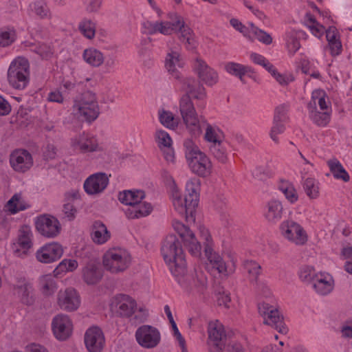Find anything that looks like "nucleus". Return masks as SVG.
<instances>
[{
	"label": "nucleus",
	"instance_id": "6",
	"mask_svg": "<svg viewBox=\"0 0 352 352\" xmlns=\"http://www.w3.org/2000/svg\"><path fill=\"white\" fill-rule=\"evenodd\" d=\"M201 182L195 177L190 178L186 183L184 191V218L188 223L195 221V215L199 204Z\"/></svg>",
	"mask_w": 352,
	"mask_h": 352
},
{
	"label": "nucleus",
	"instance_id": "2",
	"mask_svg": "<svg viewBox=\"0 0 352 352\" xmlns=\"http://www.w3.org/2000/svg\"><path fill=\"white\" fill-rule=\"evenodd\" d=\"M72 114L78 120L93 122L100 113L97 95L92 91H87L74 100Z\"/></svg>",
	"mask_w": 352,
	"mask_h": 352
},
{
	"label": "nucleus",
	"instance_id": "4",
	"mask_svg": "<svg viewBox=\"0 0 352 352\" xmlns=\"http://www.w3.org/2000/svg\"><path fill=\"white\" fill-rule=\"evenodd\" d=\"M102 263L107 272L117 274L125 272L131 266L132 256L124 248H111L102 255Z\"/></svg>",
	"mask_w": 352,
	"mask_h": 352
},
{
	"label": "nucleus",
	"instance_id": "7",
	"mask_svg": "<svg viewBox=\"0 0 352 352\" xmlns=\"http://www.w3.org/2000/svg\"><path fill=\"white\" fill-rule=\"evenodd\" d=\"M258 311L265 324L275 328L283 334H286L288 332V328L279 314L276 307V300L273 295L258 304Z\"/></svg>",
	"mask_w": 352,
	"mask_h": 352
},
{
	"label": "nucleus",
	"instance_id": "11",
	"mask_svg": "<svg viewBox=\"0 0 352 352\" xmlns=\"http://www.w3.org/2000/svg\"><path fill=\"white\" fill-rule=\"evenodd\" d=\"M33 233L29 226H21L16 237L11 243V250L13 254L19 258L27 257L33 247Z\"/></svg>",
	"mask_w": 352,
	"mask_h": 352
},
{
	"label": "nucleus",
	"instance_id": "18",
	"mask_svg": "<svg viewBox=\"0 0 352 352\" xmlns=\"http://www.w3.org/2000/svg\"><path fill=\"white\" fill-rule=\"evenodd\" d=\"M110 309L121 317L130 318L135 313L138 307L135 300L132 297L125 294H118L111 299Z\"/></svg>",
	"mask_w": 352,
	"mask_h": 352
},
{
	"label": "nucleus",
	"instance_id": "47",
	"mask_svg": "<svg viewBox=\"0 0 352 352\" xmlns=\"http://www.w3.org/2000/svg\"><path fill=\"white\" fill-rule=\"evenodd\" d=\"M205 140L208 142L220 146L224 140L223 132L217 126L208 124L206 128Z\"/></svg>",
	"mask_w": 352,
	"mask_h": 352
},
{
	"label": "nucleus",
	"instance_id": "63",
	"mask_svg": "<svg viewBox=\"0 0 352 352\" xmlns=\"http://www.w3.org/2000/svg\"><path fill=\"white\" fill-rule=\"evenodd\" d=\"M102 0H84L83 5L85 10L89 13L98 12L102 6Z\"/></svg>",
	"mask_w": 352,
	"mask_h": 352
},
{
	"label": "nucleus",
	"instance_id": "19",
	"mask_svg": "<svg viewBox=\"0 0 352 352\" xmlns=\"http://www.w3.org/2000/svg\"><path fill=\"white\" fill-rule=\"evenodd\" d=\"M192 69L199 80L206 86L212 87L219 81V75L217 71L201 58H196L193 60Z\"/></svg>",
	"mask_w": 352,
	"mask_h": 352
},
{
	"label": "nucleus",
	"instance_id": "17",
	"mask_svg": "<svg viewBox=\"0 0 352 352\" xmlns=\"http://www.w3.org/2000/svg\"><path fill=\"white\" fill-rule=\"evenodd\" d=\"M52 331L55 338L59 341L69 339L74 331V323L67 314H58L52 320Z\"/></svg>",
	"mask_w": 352,
	"mask_h": 352
},
{
	"label": "nucleus",
	"instance_id": "57",
	"mask_svg": "<svg viewBox=\"0 0 352 352\" xmlns=\"http://www.w3.org/2000/svg\"><path fill=\"white\" fill-rule=\"evenodd\" d=\"M267 72L280 85H287L289 83L294 80V77L292 74L280 73L274 65L269 68Z\"/></svg>",
	"mask_w": 352,
	"mask_h": 352
},
{
	"label": "nucleus",
	"instance_id": "31",
	"mask_svg": "<svg viewBox=\"0 0 352 352\" xmlns=\"http://www.w3.org/2000/svg\"><path fill=\"white\" fill-rule=\"evenodd\" d=\"M82 58L89 66L94 68H98L104 65L105 56L101 50L91 46L83 50Z\"/></svg>",
	"mask_w": 352,
	"mask_h": 352
},
{
	"label": "nucleus",
	"instance_id": "46",
	"mask_svg": "<svg viewBox=\"0 0 352 352\" xmlns=\"http://www.w3.org/2000/svg\"><path fill=\"white\" fill-rule=\"evenodd\" d=\"M157 116L160 123L166 129H175L176 122L175 115L164 107H160L157 111Z\"/></svg>",
	"mask_w": 352,
	"mask_h": 352
},
{
	"label": "nucleus",
	"instance_id": "52",
	"mask_svg": "<svg viewBox=\"0 0 352 352\" xmlns=\"http://www.w3.org/2000/svg\"><path fill=\"white\" fill-rule=\"evenodd\" d=\"M303 189L307 196L311 199H316L320 196V188L318 182L312 177H307L305 179Z\"/></svg>",
	"mask_w": 352,
	"mask_h": 352
},
{
	"label": "nucleus",
	"instance_id": "53",
	"mask_svg": "<svg viewBox=\"0 0 352 352\" xmlns=\"http://www.w3.org/2000/svg\"><path fill=\"white\" fill-rule=\"evenodd\" d=\"M79 32L83 36L89 40H92L96 35V23L88 19H83L78 25Z\"/></svg>",
	"mask_w": 352,
	"mask_h": 352
},
{
	"label": "nucleus",
	"instance_id": "43",
	"mask_svg": "<svg viewBox=\"0 0 352 352\" xmlns=\"http://www.w3.org/2000/svg\"><path fill=\"white\" fill-rule=\"evenodd\" d=\"M78 267L77 260L74 258H64L53 270V274L56 277L62 276L67 273L74 272Z\"/></svg>",
	"mask_w": 352,
	"mask_h": 352
},
{
	"label": "nucleus",
	"instance_id": "45",
	"mask_svg": "<svg viewBox=\"0 0 352 352\" xmlns=\"http://www.w3.org/2000/svg\"><path fill=\"white\" fill-rule=\"evenodd\" d=\"M278 189L290 204H294L298 201V193L292 182L286 180L281 181L279 184Z\"/></svg>",
	"mask_w": 352,
	"mask_h": 352
},
{
	"label": "nucleus",
	"instance_id": "62",
	"mask_svg": "<svg viewBox=\"0 0 352 352\" xmlns=\"http://www.w3.org/2000/svg\"><path fill=\"white\" fill-rule=\"evenodd\" d=\"M250 58L254 63L262 66L267 71L273 65L263 55L257 53H251L250 54Z\"/></svg>",
	"mask_w": 352,
	"mask_h": 352
},
{
	"label": "nucleus",
	"instance_id": "32",
	"mask_svg": "<svg viewBox=\"0 0 352 352\" xmlns=\"http://www.w3.org/2000/svg\"><path fill=\"white\" fill-rule=\"evenodd\" d=\"M151 204L142 199L138 204L124 209V214L129 219H140L148 216L153 211Z\"/></svg>",
	"mask_w": 352,
	"mask_h": 352
},
{
	"label": "nucleus",
	"instance_id": "50",
	"mask_svg": "<svg viewBox=\"0 0 352 352\" xmlns=\"http://www.w3.org/2000/svg\"><path fill=\"white\" fill-rule=\"evenodd\" d=\"M16 293L25 303L29 302L28 297L33 292L32 283L25 278L18 280L15 287Z\"/></svg>",
	"mask_w": 352,
	"mask_h": 352
},
{
	"label": "nucleus",
	"instance_id": "28",
	"mask_svg": "<svg viewBox=\"0 0 352 352\" xmlns=\"http://www.w3.org/2000/svg\"><path fill=\"white\" fill-rule=\"evenodd\" d=\"M82 278L88 285L98 284L103 277V271L95 261L87 263L81 270Z\"/></svg>",
	"mask_w": 352,
	"mask_h": 352
},
{
	"label": "nucleus",
	"instance_id": "54",
	"mask_svg": "<svg viewBox=\"0 0 352 352\" xmlns=\"http://www.w3.org/2000/svg\"><path fill=\"white\" fill-rule=\"evenodd\" d=\"M31 12L41 19L50 18V10L45 1L37 0L30 5Z\"/></svg>",
	"mask_w": 352,
	"mask_h": 352
},
{
	"label": "nucleus",
	"instance_id": "27",
	"mask_svg": "<svg viewBox=\"0 0 352 352\" xmlns=\"http://www.w3.org/2000/svg\"><path fill=\"white\" fill-rule=\"evenodd\" d=\"M55 278L54 274L50 273L41 274L37 278L36 288L43 297H52L57 292L58 285Z\"/></svg>",
	"mask_w": 352,
	"mask_h": 352
},
{
	"label": "nucleus",
	"instance_id": "56",
	"mask_svg": "<svg viewBox=\"0 0 352 352\" xmlns=\"http://www.w3.org/2000/svg\"><path fill=\"white\" fill-rule=\"evenodd\" d=\"M164 67L168 75L173 77L176 75V51L170 48L167 52L164 60Z\"/></svg>",
	"mask_w": 352,
	"mask_h": 352
},
{
	"label": "nucleus",
	"instance_id": "33",
	"mask_svg": "<svg viewBox=\"0 0 352 352\" xmlns=\"http://www.w3.org/2000/svg\"><path fill=\"white\" fill-rule=\"evenodd\" d=\"M30 208L29 201L21 192L14 194L5 205V210L12 214H15Z\"/></svg>",
	"mask_w": 352,
	"mask_h": 352
},
{
	"label": "nucleus",
	"instance_id": "41",
	"mask_svg": "<svg viewBox=\"0 0 352 352\" xmlns=\"http://www.w3.org/2000/svg\"><path fill=\"white\" fill-rule=\"evenodd\" d=\"M305 34L304 32H296L295 30H290L285 34V41L287 50L291 55H294L300 48V43L298 40L300 34Z\"/></svg>",
	"mask_w": 352,
	"mask_h": 352
},
{
	"label": "nucleus",
	"instance_id": "26",
	"mask_svg": "<svg viewBox=\"0 0 352 352\" xmlns=\"http://www.w3.org/2000/svg\"><path fill=\"white\" fill-rule=\"evenodd\" d=\"M109 184V178L105 173H98L90 175L84 182L85 191L90 195L102 192Z\"/></svg>",
	"mask_w": 352,
	"mask_h": 352
},
{
	"label": "nucleus",
	"instance_id": "40",
	"mask_svg": "<svg viewBox=\"0 0 352 352\" xmlns=\"http://www.w3.org/2000/svg\"><path fill=\"white\" fill-rule=\"evenodd\" d=\"M305 24L311 34L318 39H322L324 34H326L327 29L316 21L314 16L309 13L305 15Z\"/></svg>",
	"mask_w": 352,
	"mask_h": 352
},
{
	"label": "nucleus",
	"instance_id": "25",
	"mask_svg": "<svg viewBox=\"0 0 352 352\" xmlns=\"http://www.w3.org/2000/svg\"><path fill=\"white\" fill-rule=\"evenodd\" d=\"M162 254L173 275L176 272V236L168 235L162 245Z\"/></svg>",
	"mask_w": 352,
	"mask_h": 352
},
{
	"label": "nucleus",
	"instance_id": "34",
	"mask_svg": "<svg viewBox=\"0 0 352 352\" xmlns=\"http://www.w3.org/2000/svg\"><path fill=\"white\" fill-rule=\"evenodd\" d=\"M326 38L331 56H336L342 52V45L340 39V34L337 28L330 26L326 31Z\"/></svg>",
	"mask_w": 352,
	"mask_h": 352
},
{
	"label": "nucleus",
	"instance_id": "48",
	"mask_svg": "<svg viewBox=\"0 0 352 352\" xmlns=\"http://www.w3.org/2000/svg\"><path fill=\"white\" fill-rule=\"evenodd\" d=\"M16 38V31L13 27L6 26L0 28V47H8L13 44Z\"/></svg>",
	"mask_w": 352,
	"mask_h": 352
},
{
	"label": "nucleus",
	"instance_id": "51",
	"mask_svg": "<svg viewBox=\"0 0 352 352\" xmlns=\"http://www.w3.org/2000/svg\"><path fill=\"white\" fill-rule=\"evenodd\" d=\"M286 118L284 116L276 114L274 118L273 126L270 132L271 139L275 142L278 143V135L282 134L285 130L284 122Z\"/></svg>",
	"mask_w": 352,
	"mask_h": 352
},
{
	"label": "nucleus",
	"instance_id": "29",
	"mask_svg": "<svg viewBox=\"0 0 352 352\" xmlns=\"http://www.w3.org/2000/svg\"><path fill=\"white\" fill-rule=\"evenodd\" d=\"M283 214L284 209L280 200L272 199L266 203L263 210V216L267 222L276 223L283 218Z\"/></svg>",
	"mask_w": 352,
	"mask_h": 352
},
{
	"label": "nucleus",
	"instance_id": "21",
	"mask_svg": "<svg viewBox=\"0 0 352 352\" xmlns=\"http://www.w3.org/2000/svg\"><path fill=\"white\" fill-rule=\"evenodd\" d=\"M105 343V336L100 327L93 325L85 331L84 344L88 352H102Z\"/></svg>",
	"mask_w": 352,
	"mask_h": 352
},
{
	"label": "nucleus",
	"instance_id": "22",
	"mask_svg": "<svg viewBox=\"0 0 352 352\" xmlns=\"http://www.w3.org/2000/svg\"><path fill=\"white\" fill-rule=\"evenodd\" d=\"M135 338L138 343L142 347L151 349L159 344L161 336L156 328L148 325H143L137 329Z\"/></svg>",
	"mask_w": 352,
	"mask_h": 352
},
{
	"label": "nucleus",
	"instance_id": "9",
	"mask_svg": "<svg viewBox=\"0 0 352 352\" xmlns=\"http://www.w3.org/2000/svg\"><path fill=\"white\" fill-rule=\"evenodd\" d=\"M278 232L284 240L297 246L305 245L309 240L304 227L292 219H285L279 224Z\"/></svg>",
	"mask_w": 352,
	"mask_h": 352
},
{
	"label": "nucleus",
	"instance_id": "10",
	"mask_svg": "<svg viewBox=\"0 0 352 352\" xmlns=\"http://www.w3.org/2000/svg\"><path fill=\"white\" fill-rule=\"evenodd\" d=\"M71 148L76 153H98L105 151L104 144L96 136L88 133L79 134L70 140Z\"/></svg>",
	"mask_w": 352,
	"mask_h": 352
},
{
	"label": "nucleus",
	"instance_id": "60",
	"mask_svg": "<svg viewBox=\"0 0 352 352\" xmlns=\"http://www.w3.org/2000/svg\"><path fill=\"white\" fill-rule=\"evenodd\" d=\"M157 33L165 36L172 34L175 29V23L168 21H157Z\"/></svg>",
	"mask_w": 352,
	"mask_h": 352
},
{
	"label": "nucleus",
	"instance_id": "20",
	"mask_svg": "<svg viewBox=\"0 0 352 352\" xmlns=\"http://www.w3.org/2000/svg\"><path fill=\"white\" fill-rule=\"evenodd\" d=\"M153 138L165 160L169 163H174V141L170 134L162 129H158L155 130Z\"/></svg>",
	"mask_w": 352,
	"mask_h": 352
},
{
	"label": "nucleus",
	"instance_id": "44",
	"mask_svg": "<svg viewBox=\"0 0 352 352\" xmlns=\"http://www.w3.org/2000/svg\"><path fill=\"white\" fill-rule=\"evenodd\" d=\"M78 197V193L76 190L67 192L65 194V203L63 207V212L64 213L65 217L69 221L73 220L75 218L77 212L74 205L70 203V201L77 199Z\"/></svg>",
	"mask_w": 352,
	"mask_h": 352
},
{
	"label": "nucleus",
	"instance_id": "1",
	"mask_svg": "<svg viewBox=\"0 0 352 352\" xmlns=\"http://www.w3.org/2000/svg\"><path fill=\"white\" fill-rule=\"evenodd\" d=\"M182 94L180 100V113L188 130L197 135L201 133V124L192 99L203 102L206 100L207 93L205 87L194 78L186 79L181 87Z\"/></svg>",
	"mask_w": 352,
	"mask_h": 352
},
{
	"label": "nucleus",
	"instance_id": "37",
	"mask_svg": "<svg viewBox=\"0 0 352 352\" xmlns=\"http://www.w3.org/2000/svg\"><path fill=\"white\" fill-rule=\"evenodd\" d=\"M91 238L94 243L102 245L110 239L111 233L104 223L96 221L92 226Z\"/></svg>",
	"mask_w": 352,
	"mask_h": 352
},
{
	"label": "nucleus",
	"instance_id": "59",
	"mask_svg": "<svg viewBox=\"0 0 352 352\" xmlns=\"http://www.w3.org/2000/svg\"><path fill=\"white\" fill-rule=\"evenodd\" d=\"M244 267L248 274V278L251 281H256L261 274V267L260 265L252 261H246Z\"/></svg>",
	"mask_w": 352,
	"mask_h": 352
},
{
	"label": "nucleus",
	"instance_id": "61",
	"mask_svg": "<svg viewBox=\"0 0 352 352\" xmlns=\"http://www.w3.org/2000/svg\"><path fill=\"white\" fill-rule=\"evenodd\" d=\"M157 21H145L141 24L142 33L147 35H153L157 33Z\"/></svg>",
	"mask_w": 352,
	"mask_h": 352
},
{
	"label": "nucleus",
	"instance_id": "36",
	"mask_svg": "<svg viewBox=\"0 0 352 352\" xmlns=\"http://www.w3.org/2000/svg\"><path fill=\"white\" fill-rule=\"evenodd\" d=\"M224 69L229 74L238 77L241 81H243L245 75L250 78H254L255 76V73L251 67L235 62L226 63Z\"/></svg>",
	"mask_w": 352,
	"mask_h": 352
},
{
	"label": "nucleus",
	"instance_id": "55",
	"mask_svg": "<svg viewBox=\"0 0 352 352\" xmlns=\"http://www.w3.org/2000/svg\"><path fill=\"white\" fill-rule=\"evenodd\" d=\"M248 38L256 39L265 45H270L273 41L272 36L269 33L256 28L253 24H250V32Z\"/></svg>",
	"mask_w": 352,
	"mask_h": 352
},
{
	"label": "nucleus",
	"instance_id": "35",
	"mask_svg": "<svg viewBox=\"0 0 352 352\" xmlns=\"http://www.w3.org/2000/svg\"><path fill=\"white\" fill-rule=\"evenodd\" d=\"M331 111V102L328 100L327 96L324 91L322 89H316L311 94V98L308 104V111L311 109Z\"/></svg>",
	"mask_w": 352,
	"mask_h": 352
},
{
	"label": "nucleus",
	"instance_id": "12",
	"mask_svg": "<svg viewBox=\"0 0 352 352\" xmlns=\"http://www.w3.org/2000/svg\"><path fill=\"white\" fill-rule=\"evenodd\" d=\"M207 346L209 352H223L226 334L223 324L219 320L208 323Z\"/></svg>",
	"mask_w": 352,
	"mask_h": 352
},
{
	"label": "nucleus",
	"instance_id": "14",
	"mask_svg": "<svg viewBox=\"0 0 352 352\" xmlns=\"http://www.w3.org/2000/svg\"><path fill=\"white\" fill-rule=\"evenodd\" d=\"M64 248L57 241H50L40 246L34 253L36 261L41 264L57 262L64 254Z\"/></svg>",
	"mask_w": 352,
	"mask_h": 352
},
{
	"label": "nucleus",
	"instance_id": "30",
	"mask_svg": "<svg viewBox=\"0 0 352 352\" xmlns=\"http://www.w3.org/2000/svg\"><path fill=\"white\" fill-rule=\"evenodd\" d=\"M177 38L188 50H192L197 46V40L191 28L183 21L177 20Z\"/></svg>",
	"mask_w": 352,
	"mask_h": 352
},
{
	"label": "nucleus",
	"instance_id": "64",
	"mask_svg": "<svg viewBox=\"0 0 352 352\" xmlns=\"http://www.w3.org/2000/svg\"><path fill=\"white\" fill-rule=\"evenodd\" d=\"M230 24L234 29H235L236 31H239L244 36L248 37V35H250V26H245L239 19L235 18L231 19L230 20Z\"/></svg>",
	"mask_w": 352,
	"mask_h": 352
},
{
	"label": "nucleus",
	"instance_id": "24",
	"mask_svg": "<svg viewBox=\"0 0 352 352\" xmlns=\"http://www.w3.org/2000/svg\"><path fill=\"white\" fill-rule=\"evenodd\" d=\"M11 167L16 172L24 173L33 165L32 155L25 149H16L10 155Z\"/></svg>",
	"mask_w": 352,
	"mask_h": 352
},
{
	"label": "nucleus",
	"instance_id": "58",
	"mask_svg": "<svg viewBox=\"0 0 352 352\" xmlns=\"http://www.w3.org/2000/svg\"><path fill=\"white\" fill-rule=\"evenodd\" d=\"M214 302L217 307L229 309L232 306L230 294L224 290L219 291L214 295Z\"/></svg>",
	"mask_w": 352,
	"mask_h": 352
},
{
	"label": "nucleus",
	"instance_id": "3",
	"mask_svg": "<svg viewBox=\"0 0 352 352\" xmlns=\"http://www.w3.org/2000/svg\"><path fill=\"white\" fill-rule=\"evenodd\" d=\"M8 81L10 87L16 90H24L30 82V65L28 58L17 56L8 67Z\"/></svg>",
	"mask_w": 352,
	"mask_h": 352
},
{
	"label": "nucleus",
	"instance_id": "49",
	"mask_svg": "<svg viewBox=\"0 0 352 352\" xmlns=\"http://www.w3.org/2000/svg\"><path fill=\"white\" fill-rule=\"evenodd\" d=\"M309 114L314 123L320 126H325L330 122L331 111L327 109L319 110L312 108L311 111H309Z\"/></svg>",
	"mask_w": 352,
	"mask_h": 352
},
{
	"label": "nucleus",
	"instance_id": "39",
	"mask_svg": "<svg viewBox=\"0 0 352 352\" xmlns=\"http://www.w3.org/2000/svg\"><path fill=\"white\" fill-rule=\"evenodd\" d=\"M327 164L331 173L336 179L344 182H348L350 180L349 174L338 159H331L327 162Z\"/></svg>",
	"mask_w": 352,
	"mask_h": 352
},
{
	"label": "nucleus",
	"instance_id": "16",
	"mask_svg": "<svg viewBox=\"0 0 352 352\" xmlns=\"http://www.w3.org/2000/svg\"><path fill=\"white\" fill-rule=\"evenodd\" d=\"M36 231L43 236L47 239L56 237L60 232L61 226L59 221L55 217L44 214L34 219Z\"/></svg>",
	"mask_w": 352,
	"mask_h": 352
},
{
	"label": "nucleus",
	"instance_id": "8",
	"mask_svg": "<svg viewBox=\"0 0 352 352\" xmlns=\"http://www.w3.org/2000/svg\"><path fill=\"white\" fill-rule=\"evenodd\" d=\"M204 255L206 258L205 268L208 272H216L223 277L228 276L235 272L237 259L234 254H230L227 261H224L219 253L214 250Z\"/></svg>",
	"mask_w": 352,
	"mask_h": 352
},
{
	"label": "nucleus",
	"instance_id": "15",
	"mask_svg": "<svg viewBox=\"0 0 352 352\" xmlns=\"http://www.w3.org/2000/svg\"><path fill=\"white\" fill-rule=\"evenodd\" d=\"M56 302L60 309L67 312H74L80 307L81 298L75 288L69 287L58 292Z\"/></svg>",
	"mask_w": 352,
	"mask_h": 352
},
{
	"label": "nucleus",
	"instance_id": "13",
	"mask_svg": "<svg viewBox=\"0 0 352 352\" xmlns=\"http://www.w3.org/2000/svg\"><path fill=\"white\" fill-rule=\"evenodd\" d=\"M187 250L192 256L199 257L201 254V244L195 233L183 224H177V247Z\"/></svg>",
	"mask_w": 352,
	"mask_h": 352
},
{
	"label": "nucleus",
	"instance_id": "5",
	"mask_svg": "<svg viewBox=\"0 0 352 352\" xmlns=\"http://www.w3.org/2000/svg\"><path fill=\"white\" fill-rule=\"evenodd\" d=\"M186 159L190 171L199 177H209L213 172V164L210 157L197 146L188 148Z\"/></svg>",
	"mask_w": 352,
	"mask_h": 352
},
{
	"label": "nucleus",
	"instance_id": "23",
	"mask_svg": "<svg viewBox=\"0 0 352 352\" xmlns=\"http://www.w3.org/2000/svg\"><path fill=\"white\" fill-rule=\"evenodd\" d=\"M311 285L313 289L317 294L327 296L333 291L335 280L330 273L320 271L316 272L312 277Z\"/></svg>",
	"mask_w": 352,
	"mask_h": 352
},
{
	"label": "nucleus",
	"instance_id": "42",
	"mask_svg": "<svg viewBox=\"0 0 352 352\" xmlns=\"http://www.w3.org/2000/svg\"><path fill=\"white\" fill-rule=\"evenodd\" d=\"M198 236L203 243L204 254L214 250V241L209 228L204 225L199 226Z\"/></svg>",
	"mask_w": 352,
	"mask_h": 352
},
{
	"label": "nucleus",
	"instance_id": "38",
	"mask_svg": "<svg viewBox=\"0 0 352 352\" xmlns=\"http://www.w3.org/2000/svg\"><path fill=\"white\" fill-rule=\"evenodd\" d=\"M145 193L142 190H128L120 192L118 195L119 201L126 205V208L138 204L142 199H145Z\"/></svg>",
	"mask_w": 352,
	"mask_h": 352
}]
</instances>
